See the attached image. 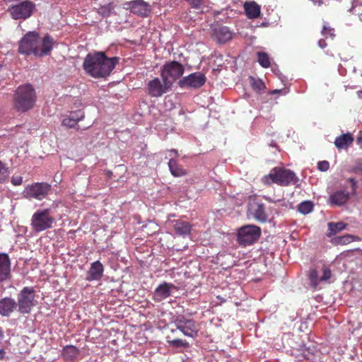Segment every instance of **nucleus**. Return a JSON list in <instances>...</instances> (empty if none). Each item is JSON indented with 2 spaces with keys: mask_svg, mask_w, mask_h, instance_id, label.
Wrapping results in <instances>:
<instances>
[{
  "mask_svg": "<svg viewBox=\"0 0 362 362\" xmlns=\"http://www.w3.org/2000/svg\"><path fill=\"white\" fill-rule=\"evenodd\" d=\"M119 62L118 57L109 58L105 52L98 51L93 54H88L83 62V67L86 74L95 78L109 76L111 71Z\"/></svg>",
  "mask_w": 362,
  "mask_h": 362,
  "instance_id": "1",
  "label": "nucleus"
},
{
  "mask_svg": "<svg viewBox=\"0 0 362 362\" xmlns=\"http://www.w3.org/2000/svg\"><path fill=\"white\" fill-rule=\"evenodd\" d=\"M54 40L49 34L40 38L36 31H29L21 39L18 52L24 54H34L42 57L49 54L53 48Z\"/></svg>",
  "mask_w": 362,
  "mask_h": 362,
  "instance_id": "2",
  "label": "nucleus"
},
{
  "mask_svg": "<svg viewBox=\"0 0 362 362\" xmlns=\"http://www.w3.org/2000/svg\"><path fill=\"white\" fill-rule=\"evenodd\" d=\"M37 98L35 88L33 85H21L13 95V107L18 112H27L35 105Z\"/></svg>",
  "mask_w": 362,
  "mask_h": 362,
  "instance_id": "3",
  "label": "nucleus"
},
{
  "mask_svg": "<svg viewBox=\"0 0 362 362\" xmlns=\"http://www.w3.org/2000/svg\"><path fill=\"white\" fill-rule=\"evenodd\" d=\"M299 179L295 172L286 168L276 167L272 169L270 173L265 175L262 182L266 185L276 183L280 186H288L298 183Z\"/></svg>",
  "mask_w": 362,
  "mask_h": 362,
  "instance_id": "4",
  "label": "nucleus"
},
{
  "mask_svg": "<svg viewBox=\"0 0 362 362\" xmlns=\"http://www.w3.org/2000/svg\"><path fill=\"white\" fill-rule=\"evenodd\" d=\"M55 221L50 209H37L31 217L30 226L33 231L40 233L52 228Z\"/></svg>",
  "mask_w": 362,
  "mask_h": 362,
  "instance_id": "5",
  "label": "nucleus"
},
{
  "mask_svg": "<svg viewBox=\"0 0 362 362\" xmlns=\"http://www.w3.org/2000/svg\"><path fill=\"white\" fill-rule=\"evenodd\" d=\"M35 291L33 286H24L17 294V308L20 313L26 315L31 313L35 306Z\"/></svg>",
  "mask_w": 362,
  "mask_h": 362,
  "instance_id": "6",
  "label": "nucleus"
},
{
  "mask_svg": "<svg viewBox=\"0 0 362 362\" xmlns=\"http://www.w3.org/2000/svg\"><path fill=\"white\" fill-rule=\"evenodd\" d=\"M16 4H11L7 9L8 13L13 19H27L33 14L36 6L31 1H19Z\"/></svg>",
  "mask_w": 362,
  "mask_h": 362,
  "instance_id": "7",
  "label": "nucleus"
},
{
  "mask_svg": "<svg viewBox=\"0 0 362 362\" xmlns=\"http://www.w3.org/2000/svg\"><path fill=\"white\" fill-rule=\"evenodd\" d=\"M52 189L48 182H33L26 185L22 192L26 199L42 200L46 198Z\"/></svg>",
  "mask_w": 362,
  "mask_h": 362,
  "instance_id": "8",
  "label": "nucleus"
},
{
  "mask_svg": "<svg viewBox=\"0 0 362 362\" xmlns=\"http://www.w3.org/2000/svg\"><path fill=\"white\" fill-rule=\"evenodd\" d=\"M261 228L255 225L242 226L238 232V240L241 245H252L259 238Z\"/></svg>",
  "mask_w": 362,
  "mask_h": 362,
  "instance_id": "9",
  "label": "nucleus"
},
{
  "mask_svg": "<svg viewBox=\"0 0 362 362\" xmlns=\"http://www.w3.org/2000/svg\"><path fill=\"white\" fill-rule=\"evenodd\" d=\"M185 71L182 64L178 62H171L163 66L160 76L165 85H171L177 78L180 77Z\"/></svg>",
  "mask_w": 362,
  "mask_h": 362,
  "instance_id": "10",
  "label": "nucleus"
},
{
  "mask_svg": "<svg viewBox=\"0 0 362 362\" xmlns=\"http://www.w3.org/2000/svg\"><path fill=\"white\" fill-rule=\"evenodd\" d=\"M175 325L177 329H180L184 335L188 337H196L199 330V327L195 320H189L184 315H179L175 318Z\"/></svg>",
  "mask_w": 362,
  "mask_h": 362,
  "instance_id": "11",
  "label": "nucleus"
},
{
  "mask_svg": "<svg viewBox=\"0 0 362 362\" xmlns=\"http://www.w3.org/2000/svg\"><path fill=\"white\" fill-rule=\"evenodd\" d=\"M206 82V77L204 74L201 72L192 73L187 76L183 77L179 81V86L181 88H199L204 86Z\"/></svg>",
  "mask_w": 362,
  "mask_h": 362,
  "instance_id": "12",
  "label": "nucleus"
},
{
  "mask_svg": "<svg viewBox=\"0 0 362 362\" xmlns=\"http://www.w3.org/2000/svg\"><path fill=\"white\" fill-rule=\"evenodd\" d=\"M124 8L141 17L148 16L151 11L150 4L144 0L127 1L124 4Z\"/></svg>",
  "mask_w": 362,
  "mask_h": 362,
  "instance_id": "13",
  "label": "nucleus"
},
{
  "mask_svg": "<svg viewBox=\"0 0 362 362\" xmlns=\"http://www.w3.org/2000/svg\"><path fill=\"white\" fill-rule=\"evenodd\" d=\"M12 278L11 262L8 255L0 253V286Z\"/></svg>",
  "mask_w": 362,
  "mask_h": 362,
  "instance_id": "14",
  "label": "nucleus"
},
{
  "mask_svg": "<svg viewBox=\"0 0 362 362\" xmlns=\"http://www.w3.org/2000/svg\"><path fill=\"white\" fill-rule=\"evenodd\" d=\"M148 94L151 97H160L167 91V86L165 83L156 77V78L150 80L147 84Z\"/></svg>",
  "mask_w": 362,
  "mask_h": 362,
  "instance_id": "15",
  "label": "nucleus"
},
{
  "mask_svg": "<svg viewBox=\"0 0 362 362\" xmlns=\"http://www.w3.org/2000/svg\"><path fill=\"white\" fill-rule=\"evenodd\" d=\"M17 309V303L12 297H4L0 298V315L8 316Z\"/></svg>",
  "mask_w": 362,
  "mask_h": 362,
  "instance_id": "16",
  "label": "nucleus"
},
{
  "mask_svg": "<svg viewBox=\"0 0 362 362\" xmlns=\"http://www.w3.org/2000/svg\"><path fill=\"white\" fill-rule=\"evenodd\" d=\"M213 37L219 43H225L232 39L233 33L228 27L218 25L214 28Z\"/></svg>",
  "mask_w": 362,
  "mask_h": 362,
  "instance_id": "17",
  "label": "nucleus"
},
{
  "mask_svg": "<svg viewBox=\"0 0 362 362\" xmlns=\"http://www.w3.org/2000/svg\"><path fill=\"white\" fill-rule=\"evenodd\" d=\"M251 214L255 219L260 223H267L268 215L266 212L265 205L263 203H253L250 207Z\"/></svg>",
  "mask_w": 362,
  "mask_h": 362,
  "instance_id": "18",
  "label": "nucleus"
},
{
  "mask_svg": "<svg viewBox=\"0 0 362 362\" xmlns=\"http://www.w3.org/2000/svg\"><path fill=\"white\" fill-rule=\"evenodd\" d=\"M173 284L164 282L160 284L155 290L153 298L156 301H161L171 295L172 288H175Z\"/></svg>",
  "mask_w": 362,
  "mask_h": 362,
  "instance_id": "19",
  "label": "nucleus"
},
{
  "mask_svg": "<svg viewBox=\"0 0 362 362\" xmlns=\"http://www.w3.org/2000/svg\"><path fill=\"white\" fill-rule=\"evenodd\" d=\"M103 272L104 266L103 263L99 262V260H97L96 262L91 263L90 267L88 271L86 280H100L103 275Z\"/></svg>",
  "mask_w": 362,
  "mask_h": 362,
  "instance_id": "20",
  "label": "nucleus"
},
{
  "mask_svg": "<svg viewBox=\"0 0 362 362\" xmlns=\"http://www.w3.org/2000/svg\"><path fill=\"white\" fill-rule=\"evenodd\" d=\"M350 197L349 192L345 190H339L329 195V203L334 206H343Z\"/></svg>",
  "mask_w": 362,
  "mask_h": 362,
  "instance_id": "21",
  "label": "nucleus"
},
{
  "mask_svg": "<svg viewBox=\"0 0 362 362\" xmlns=\"http://www.w3.org/2000/svg\"><path fill=\"white\" fill-rule=\"evenodd\" d=\"M84 117V112L81 110L75 111L70 116L64 117L62 121V124L67 127V128H74V127H76L78 121L83 119Z\"/></svg>",
  "mask_w": 362,
  "mask_h": 362,
  "instance_id": "22",
  "label": "nucleus"
},
{
  "mask_svg": "<svg viewBox=\"0 0 362 362\" xmlns=\"http://www.w3.org/2000/svg\"><path fill=\"white\" fill-rule=\"evenodd\" d=\"M354 141V137L352 134H342L339 136L336 137L334 146L338 149L348 148L349 146L352 145Z\"/></svg>",
  "mask_w": 362,
  "mask_h": 362,
  "instance_id": "23",
  "label": "nucleus"
},
{
  "mask_svg": "<svg viewBox=\"0 0 362 362\" xmlns=\"http://www.w3.org/2000/svg\"><path fill=\"white\" fill-rule=\"evenodd\" d=\"M244 9L250 19L258 18L261 14V7L255 1H246L244 4Z\"/></svg>",
  "mask_w": 362,
  "mask_h": 362,
  "instance_id": "24",
  "label": "nucleus"
},
{
  "mask_svg": "<svg viewBox=\"0 0 362 362\" xmlns=\"http://www.w3.org/2000/svg\"><path fill=\"white\" fill-rule=\"evenodd\" d=\"M79 349L76 348L75 346L69 345L66 346L63 349V351L62 353V356L64 361L67 362H71L76 358L77 356L79 354Z\"/></svg>",
  "mask_w": 362,
  "mask_h": 362,
  "instance_id": "25",
  "label": "nucleus"
},
{
  "mask_svg": "<svg viewBox=\"0 0 362 362\" xmlns=\"http://www.w3.org/2000/svg\"><path fill=\"white\" fill-rule=\"evenodd\" d=\"M173 228L177 235H185L190 233L192 226L185 221L177 220L175 221Z\"/></svg>",
  "mask_w": 362,
  "mask_h": 362,
  "instance_id": "26",
  "label": "nucleus"
},
{
  "mask_svg": "<svg viewBox=\"0 0 362 362\" xmlns=\"http://www.w3.org/2000/svg\"><path fill=\"white\" fill-rule=\"evenodd\" d=\"M168 165L170 171L174 177H182V175H187L186 170L182 168V167L178 165V163L176 160L170 159Z\"/></svg>",
  "mask_w": 362,
  "mask_h": 362,
  "instance_id": "27",
  "label": "nucleus"
},
{
  "mask_svg": "<svg viewBox=\"0 0 362 362\" xmlns=\"http://www.w3.org/2000/svg\"><path fill=\"white\" fill-rule=\"evenodd\" d=\"M346 227V223L343 222H330L328 223L329 232L327 235L329 237H332V235H336L337 233H339L341 231V230L345 229Z\"/></svg>",
  "mask_w": 362,
  "mask_h": 362,
  "instance_id": "28",
  "label": "nucleus"
},
{
  "mask_svg": "<svg viewBox=\"0 0 362 362\" xmlns=\"http://www.w3.org/2000/svg\"><path fill=\"white\" fill-rule=\"evenodd\" d=\"M353 240L354 236H352V235L346 234L344 235L343 236L333 238L331 241L334 245H339V244L350 243L351 241H353Z\"/></svg>",
  "mask_w": 362,
  "mask_h": 362,
  "instance_id": "29",
  "label": "nucleus"
},
{
  "mask_svg": "<svg viewBox=\"0 0 362 362\" xmlns=\"http://www.w3.org/2000/svg\"><path fill=\"white\" fill-rule=\"evenodd\" d=\"M314 205L311 201H303L300 203L298 206V210L299 212H301L303 214H308V213H310L313 210Z\"/></svg>",
  "mask_w": 362,
  "mask_h": 362,
  "instance_id": "30",
  "label": "nucleus"
},
{
  "mask_svg": "<svg viewBox=\"0 0 362 362\" xmlns=\"http://www.w3.org/2000/svg\"><path fill=\"white\" fill-rule=\"evenodd\" d=\"M257 62L264 68H269L271 65L269 57L265 52H257Z\"/></svg>",
  "mask_w": 362,
  "mask_h": 362,
  "instance_id": "31",
  "label": "nucleus"
},
{
  "mask_svg": "<svg viewBox=\"0 0 362 362\" xmlns=\"http://www.w3.org/2000/svg\"><path fill=\"white\" fill-rule=\"evenodd\" d=\"M350 11L353 14L358 15L359 19L362 21V0H354Z\"/></svg>",
  "mask_w": 362,
  "mask_h": 362,
  "instance_id": "32",
  "label": "nucleus"
},
{
  "mask_svg": "<svg viewBox=\"0 0 362 362\" xmlns=\"http://www.w3.org/2000/svg\"><path fill=\"white\" fill-rule=\"evenodd\" d=\"M112 4H108L106 5H103L98 9V13L101 14L103 17L110 16L112 9H113Z\"/></svg>",
  "mask_w": 362,
  "mask_h": 362,
  "instance_id": "33",
  "label": "nucleus"
},
{
  "mask_svg": "<svg viewBox=\"0 0 362 362\" xmlns=\"http://www.w3.org/2000/svg\"><path fill=\"white\" fill-rule=\"evenodd\" d=\"M167 338H168L167 342L171 346H173V347H187V346H189V343L187 342L186 340H182V339L170 340L169 337H167Z\"/></svg>",
  "mask_w": 362,
  "mask_h": 362,
  "instance_id": "34",
  "label": "nucleus"
},
{
  "mask_svg": "<svg viewBox=\"0 0 362 362\" xmlns=\"http://www.w3.org/2000/svg\"><path fill=\"white\" fill-rule=\"evenodd\" d=\"M309 279L310 280L311 284H313L315 286H316L317 284H318V283L321 281L320 278H319L318 276V272L317 269H312L310 272Z\"/></svg>",
  "mask_w": 362,
  "mask_h": 362,
  "instance_id": "35",
  "label": "nucleus"
},
{
  "mask_svg": "<svg viewBox=\"0 0 362 362\" xmlns=\"http://www.w3.org/2000/svg\"><path fill=\"white\" fill-rule=\"evenodd\" d=\"M322 34L326 37H334L335 36L334 28H330L329 25L325 24L322 27Z\"/></svg>",
  "mask_w": 362,
  "mask_h": 362,
  "instance_id": "36",
  "label": "nucleus"
},
{
  "mask_svg": "<svg viewBox=\"0 0 362 362\" xmlns=\"http://www.w3.org/2000/svg\"><path fill=\"white\" fill-rule=\"evenodd\" d=\"M8 175V172L7 168H6L5 165L0 161V183L6 180Z\"/></svg>",
  "mask_w": 362,
  "mask_h": 362,
  "instance_id": "37",
  "label": "nucleus"
},
{
  "mask_svg": "<svg viewBox=\"0 0 362 362\" xmlns=\"http://www.w3.org/2000/svg\"><path fill=\"white\" fill-rule=\"evenodd\" d=\"M191 7L194 8H201L204 4V0H185Z\"/></svg>",
  "mask_w": 362,
  "mask_h": 362,
  "instance_id": "38",
  "label": "nucleus"
},
{
  "mask_svg": "<svg viewBox=\"0 0 362 362\" xmlns=\"http://www.w3.org/2000/svg\"><path fill=\"white\" fill-rule=\"evenodd\" d=\"M332 277V272L327 267H323L322 276L320 277V281L329 280Z\"/></svg>",
  "mask_w": 362,
  "mask_h": 362,
  "instance_id": "39",
  "label": "nucleus"
},
{
  "mask_svg": "<svg viewBox=\"0 0 362 362\" xmlns=\"http://www.w3.org/2000/svg\"><path fill=\"white\" fill-rule=\"evenodd\" d=\"M317 168L320 171H327L329 168V163L327 161L318 162Z\"/></svg>",
  "mask_w": 362,
  "mask_h": 362,
  "instance_id": "40",
  "label": "nucleus"
},
{
  "mask_svg": "<svg viewBox=\"0 0 362 362\" xmlns=\"http://www.w3.org/2000/svg\"><path fill=\"white\" fill-rule=\"evenodd\" d=\"M23 182L22 176H13L11 178V183L13 185L19 186L21 185Z\"/></svg>",
  "mask_w": 362,
  "mask_h": 362,
  "instance_id": "41",
  "label": "nucleus"
},
{
  "mask_svg": "<svg viewBox=\"0 0 362 362\" xmlns=\"http://www.w3.org/2000/svg\"><path fill=\"white\" fill-rule=\"evenodd\" d=\"M349 182L351 183V187L352 190L353 194H356V189L358 188L357 182L354 177H349L348 179Z\"/></svg>",
  "mask_w": 362,
  "mask_h": 362,
  "instance_id": "42",
  "label": "nucleus"
},
{
  "mask_svg": "<svg viewBox=\"0 0 362 362\" xmlns=\"http://www.w3.org/2000/svg\"><path fill=\"white\" fill-rule=\"evenodd\" d=\"M252 87L255 89H258L259 90H261V89L265 88V85L262 81V80H257L256 81L253 82Z\"/></svg>",
  "mask_w": 362,
  "mask_h": 362,
  "instance_id": "43",
  "label": "nucleus"
},
{
  "mask_svg": "<svg viewBox=\"0 0 362 362\" xmlns=\"http://www.w3.org/2000/svg\"><path fill=\"white\" fill-rule=\"evenodd\" d=\"M358 170H362V160L359 162L356 161V165L349 169V172L358 173Z\"/></svg>",
  "mask_w": 362,
  "mask_h": 362,
  "instance_id": "44",
  "label": "nucleus"
},
{
  "mask_svg": "<svg viewBox=\"0 0 362 362\" xmlns=\"http://www.w3.org/2000/svg\"><path fill=\"white\" fill-rule=\"evenodd\" d=\"M318 45L320 48H325L327 46V44L325 39H320L318 41Z\"/></svg>",
  "mask_w": 362,
  "mask_h": 362,
  "instance_id": "45",
  "label": "nucleus"
},
{
  "mask_svg": "<svg viewBox=\"0 0 362 362\" xmlns=\"http://www.w3.org/2000/svg\"><path fill=\"white\" fill-rule=\"evenodd\" d=\"M357 143L360 148H362V132H360L359 136L357 137Z\"/></svg>",
  "mask_w": 362,
  "mask_h": 362,
  "instance_id": "46",
  "label": "nucleus"
},
{
  "mask_svg": "<svg viewBox=\"0 0 362 362\" xmlns=\"http://www.w3.org/2000/svg\"><path fill=\"white\" fill-rule=\"evenodd\" d=\"M5 356V352L3 349H0V359H3Z\"/></svg>",
  "mask_w": 362,
  "mask_h": 362,
  "instance_id": "47",
  "label": "nucleus"
},
{
  "mask_svg": "<svg viewBox=\"0 0 362 362\" xmlns=\"http://www.w3.org/2000/svg\"><path fill=\"white\" fill-rule=\"evenodd\" d=\"M5 2H13V1H19V0H4Z\"/></svg>",
  "mask_w": 362,
  "mask_h": 362,
  "instance_id": "48",
  "label": "nucleus"
},
{
  "mask_svg": "<svg viewBox=\"0 0 362 362\" xmlns=\"http://www.w3.org/2000/svg\"><path fill=\"white\" fill-rule=\"evenodd\" d=\"M277 92H280V90H274L271 92V94L277 93Z\"/></svg>",
  "mask_w": 362,
  "mask_h": 362,
  "instance_id": "49",
  "label": "nucleus"
},
{
  "mask_svg": "<svg viewBox=\"0 0 362 362\" xmlns=\"http://www.w3.org/2000/svg\"><path fill=\"white\" fill-rule=\"evenodd\" d=\"M0 337H3V331L1 327H0Z\"/></svg>",
  "mask_w": 362,
  "mask_h": 362,
  "instance_id": "50",
  "label": "nucleus"
},
{
  "mask_svg": "<svg viewBox=\"0 0 362 362\" xmlns=\"http://www.w3.org/2000/svg\"><path fill=\"white\" fill-rule=\"evenodd\" d=\"M171 152H173L175 155H178V151L176 150H171Z\"/></svg>",
  "mask_w": 362,
  "mask_h": 362,
  "instance_id": "51",
  "label": "nucleus"
},
{
  "mask_svg": "<svg viewBox=\"0 0 362 362\" xmlns=\"http://www.w3.org/2000/svg\"><path fill=\"white\" fill-rule=\"evenodd\" d=\"M265 199H266V200H267V201H269V202H273V200H272V199H270V197H265Z\"/></svg>",
  "mask_w": 362,
  "mask_h": 362,
  "instance_id": "52",
  "label": "nucleus"
}]
</instances>
